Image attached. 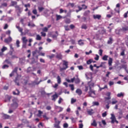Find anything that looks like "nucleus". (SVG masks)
<instances>
[{
  "label": "nucleus",
  "mask_w": 128,
  "mask_h": 128,
  "mask_svg": "<svg viewBox=\"0 0 128 128\" xmlns=\"http://www.w3.org/2000/svg\"><path fill=\"white\" fill-rule=\"evenodd\" d=\"M42 82V80H40L39 82H36V81H34L33 84H40Z\"/></svg>",
  "instance_id": "nucleus-41"
},
{
  "label": "nucleus",
  "mask_w": 128,
  "mask_h": 128,
  "mask_svg": "<svg viewBox=\"0 0 128 128\" xmlns=\"http://www.w3.org/2000/svg\"><path fill=\"white\" fill-rule=\"evenodd\" d=\"M63 66H65L66 67H64V68H60V72H62V70H66V68H68V62L63 60Z\"/></svg>",
  "instance_id": "nucleus-2"
},
{
  "label": "nucleus",
  "mask_w": 128,
  "mask_h": 128,
  "mask_svg": "<svg viewBox=\"0 0 128 128\" xmlns=\"http://www.w3.org/2000/svg\"><path fill=\"white\" fill-rule=\"evenodd\" d=\"M112 42H114V38H112V37H110L107 42V44H112Z\"/></svg>",
  "instance_id": "nucleus-11"
},
{
  "label": "nucleus",
  "mask_w": 128,
  "mask_h": 128,
  "mask_svg": "<svg viewBox=\"0 0 128 128\" xmlns=\"http://www.w3.org/2000/svg\"><path fill=\"white\" fill-rule=\"evenodd\" d=\"M92 62V60L90 59L86 62L87 64H90Z\"/></svg>",
  "instance_id": "nucleus-44"
},
{
  "label": "nucleus",
  "mask_w": 128,
  "mask_h": 128,
  "mask_svg": "<svg viewBox=\"0 0 128 128\" xmlns=\"http://www.w3.org/2000/svg\"><path fill=\"white\" fill-rule=\"evenodd\" d=\"M120 4H118L116 5V8H117V10H116V8L114 9V10H116V12H118V14L120 12Z\"/></svg>",
  "instance_id": "nucleus-10"
},
{
  "label": "nucleus",
  "mask_w": 128,
  "mask_h": 128,
  "mask_svg": "<svg viewBox=\"0 0 128 128\" xmlns=\"http://www.w3.org/2000/svg\"><path fill=\"white\" fill-rule=\"evenodd\" d=\"M22 40L23 43H26L28 42V40H26V37H23L22 38Z\"/></svg>",
  "instance_id": "nucleus-30"
},
{
  "label": "nucleus",
  "mask_w": 128,
  "mask_h": 128,
  "mask_svg": "<svg viewBox=\"0 0 128 128\" xmlns=\"http://www.w3.org/2000/svg\"><path fill=\"white\" fill-rule=\"evenodd\" d=\"M46 110H52V107L50 106H48L46 107Z\"/></svg>",
  "instance_id": "nucleus-55"
},
{
  "label": "nucleus",
  "mask_w": 128,
  "mask_h": 128,
  "mask_svg": "<svg viewBox=\"0 0 128 128\" xmlns=\"http://www.w3.org/2000/svg\"><path fill=\"white\" fill-rule=\"evenodd\" d=\"M2 117L4 118V120H8L10 118V116L6 114H3Z\"/></svg>",
  "instance_id": "nucleus-15"
},
{
  "label": "nucleus",
  "mask_w": 128,
  "mask_h": 128,
  "mask_svg": "<svg viewBox=\"0 0 128 128\" xmlns=\"http://www.w3.org/2000/svg\"><path fill=\"white\" fill-rule=\"evenodd\" d=\"M70 118L72 120V122H76V119H74V118L72 117Z\"/></svg>",
  "instance_id": "nucleus-63"
},
{
  "label": "nucleus",
  "mask_w": 128,
  "mask_h": 128,
  "mask_svg": "<svg viewBox=\"0 0 128 128\" xmlns=\"http://www.w3.org/2000/svg\"><path fill=\"white\" fill-rule=\"evenodd\" d=\"M93 106H100V103H98V102H93Z\"/></svg>",
  "instance_id": "nucleus-46"
},
{
  "label": "nucleus",
  "mask_w": 128,
  "mask_h": 128,
  "mask_svg": "<svg viewBox=\"0 0 128 128\" xmlns=\"http://www.w3.org/2000/svg\"><path fill=\"white\" fill-rule=\"evenodd\" d=\"M78 44H79V46H84V43L82 42V40H80L78 41Z\"/></svg>",
  "instance_id": "nucleus-22"
},
{
  "label": "nucleus",
  "mask_w": 128,
  "mask_h": 128,
  "mask_svg": "<svg viewBox=\"0 0 128 128\" xmlns=\"http://www.w3.org/2000/svg\"><path fill=\"white\" fill-rule=\"evenodd\" d=\"M64 128H68V123H65L64 124Z\"/></svg>",
  "instance_id": "nucleus-53"
},
{
  "label": "nucleus",
  "mask_w": 128,
  "mask_h": 128,
  "mask_svg": "<svg viewBox=\"0 0 128 128\" xmlns=\"http://www.w3.org/2000/svg\"><path fill=\"white\" fill-rule=\"evenodd\" d=\"M18 57L16 56V55H12L11 58H12V60H14V58H18Z\"/></svg>",
  "instance_id": "nucleus-52"
},
{
  "label": "nucleus",
  "mask_w": 128,
  "mask_h": 128,
  "mask_svg": "<svg viewBox=\"0 0 128 128\" xmlns=\"http://www.w3.org/2000/svg\"><path fill=\"white\" fill-rule=\"evenodd\" d=\"M110 119L112 120L111 122L112 124H114V122H116V116L114 114H111V118Z\"/></svg>",
  "instance_id": "nucleus-7"
},
{
  "label": "nucleus",
  "mask_w": 128,
  "mask_h": 128,
  "mask_svg": "<svg viewBox=\"0 0 128 128\" xmlns=\"http://www.w3.org/2000/svg\"><path fill=\"white\" fill-rule=\"evenodd\" d=\"M57 82L58 84H59L62 82V80L60 79V76H57Z\"/></svg>",
  "instance_id": "nucleus-24"
},
{
  "label": "nucleus",
  "mask_w": 128,
  "mask_h": 128,
  "mask_svg": "<svg viewBox=\"0 0 128 128\" xmlns=\"http://www.w3.org/2000/svg\"><path fill=\"white\" fill-rule=\"evenodd\" d=\"M16 27L18 28V32H21V34H24L22 32V28H21L20 27V26H18V24H16Z\"/></svg>",
  "instance_id": "nucleus-13"
},
{
  "label": "nucleus",
  "mask_w": 128,
  "mask_h": 128,
  "mask_svg": "<svg viewBox=\"0 0 128 128\" xmlns=\"http://www.w3.org/2000/svg\"><path fill=\"white\" fill-rule=\"evenodd\" d=\"M66 80L68 82H75L76 80V77L71 78V80L68 79H66Z\"/></svg>",
  "instance_id": "nucleus-14"
},
{
  "label": "nucleus",
  "mask_w": 128,
  "mask_h": 128,
  "mask_svg": "<svg viewBox=\"0 0 128 128\" xmlns=\"http://www.w3.org/2000/svg\"><path fill=\"white\" fill-rule=\"evenodd\" d=\"M70 28L71 30H74V28H76V26H74V25L72 24H70Z\"/></svg>",
  "instance_id": "nucleus-54"
},
{
  "label": "nucleus",
  "mask_w": 128,
  "mask_h": 128,
  "mask_svg": "<svg viewBox=\"0 0 128 128\" xmlns=\"http://www.w3.org/2000/svg\"><path fill=\"white\" fill-rule=\"evenodd\" d=\"M112 58H110L108 60V64L110 66H112Z\"/></svg>",
  "instance_id": "nucleus-26"
},
{
  "label": "nucleus",
  "mask_w": 128,
  "mask_h": 128,
  "mask_svg": "<svg viewBox=\"0 0 128 128\" xmlns=\"http://www.w3.org/2000/svg\"><path fill=\"white\" fill-rule=\"evenodd\" d=\"M76 102V99H74V98H71V104H74Z\"/></svg>",
  "instance_id": "nucleus-35"
},
{
  "label": "nucleus",
  "mask_w": 128,
  "mask_h": 128,
  "mask_svg": "<svg viewBox=\"0 0 128 128\" xmlns=\"http://www.w3.org/2000/svg\"><path fill=\"white\" fill-rule=\"evenodd\" d=\"M38 116L40 117L42 116V112L41 110H38Z\"/></svg>",
  "instance_id": "nucleus-40"
},
{
  "label": "nucleus",
  "mask_w": 128,
  "mask_h": 128,
  "mask_svg": "<svg viewBox=\"0 0 128 128\" xmlns=\"http://www.w3.org/2000/svg\"><path fill=\"white\" fill-rule=\"evenodd\" d=\"M90 10H86L84 12V16H88V14H90Z\"/></svg>",
  "instance_id": "nucleus-29"
},
{
  "label": "nucleus",
  "mask_w": 128,
  "mask_h": 128,
  "mask_svg": "<svg viewBox=\"0 0 128 128\" xmlns=\"http://www.w3.org/2000/svg\"><path fill=\"white\" fill-rule=\"evenodd\" d=\"M14 7H15V8H16V10H18V12H20V10H21V8H20V6H18V5H16V6H14Z\"/></svg>",
  "instance_id": "nucleus-31"
},
{
  "label": "nucleus",
  "mask_w": 128,
  "mask_h": 128,
  "mask_svg": "<svg viewBox=\"0 0 128 128\" xmlns=\"http://www.w3.org/2000/svg\"><path fill=\"white\" fill-rule=\"evenodd\" d=\"M88 85L90 88V90H92V88H93L94 86V82H92V81H90L88 82Z\"/></svg>",
  "instance_id": "nucleus-9"
},
{
  "label": "nucleus",
  "mask_w": 128,
  "mask_h": 128,
  "mask_svg": "<svg viewBox=\"0 0 128 128\" xmlns=\"http://www.w3.org/2000/svg\"><path fill=\"white\" fill-rule=\"evenodd\" d=\"M100 58V56H98V55L96 54V57L94 58V60H98Z\"/></svg>",
  "instance_id": "nucleus-56"
},
{
  "label": "nucleus",
  "mask_w": 128,
  "mask_h": 128,
  "mask_svg": "<svg viewBox=\"0 0 128 128\" xmlns=\"http://www.w3.org/2000/svg\"><path fill=\"white\" fill-rule=\"evenodd\" d=\"M38 10L40 12H42V10H44V7H38Z\"/></svg>",
  "instance_id": "nucleus-42"
},
{
  "label": "nucleus",
  "mask_w": 128,
  "mask_h": 128,
  "mask_svg": "<svg viewBox=\"0 0 128 128\" xmlns=\"http://www.w3.org/2000/svg\"><path fill=\"white\" fill-rule=\"evenodd\" d=\"M112 104H116L118 103V100L115 98H112Z\"/></svg>",
  "instance_id": "nucleus-20"
},
{
  "label": "nucleus",
  "mask_w": 128,
  "mask_h": 128,
  "mask_svg": "<svg viewBox=\"0 0 128 128\" xmlns=\"http://www.w3.org/2000/svg\"><path fill=\"white\" fill-rule=\"evenodd\" d=\"M93 18L94 20H100L102 18V15L100 14H94L93 15Z\"/></svg>",
  "instance_id": "nucleus-5"
},
{
  "label": "nucleus",
  "mask_w": 128,
  "mask_h": 128,
  "mask_svg": "<svg viewBox=\"0 0 128 128\" xmlns=\"http://www.w3.org/2000/svg\"><path fill=\"white\" fill-rule=\"evenodd\" d=\"M56 20H60V18H62V16L60 15H56Z\"/></svg>",
  "instance_id": "nucleus-43"
},
{
  "label": "nucleus",
  "mask_w": 128,
  "mask_h": 128,
  "mask_svg": "<svg viewBox=\"0 0 128 128\" xmlns=\"http://www.w3.org/2000/svg\"><path fill=\"white\" fill-rule=\"evenodd\" d=\"M92 94H94V96H96V92H94V90H92V89H90V91L88 92L89 96H91L92 98H94V96H92Z\"/></svg>",
  "instance_id": "nucleus-6"
},
{
  "label": "nucleus",
  "mask_w": 128,
  "mask_h": 128,
  "mask_svg": "<svg viewBox=\"0 0 128 128\" xmlns=\"http://www.w3.org/2000/svg\"><path fill=\"white\" fill-rule=\"evenodd\" d=\"M58 97L57 94H55L52 96V100H54V102H56V99Z\"/></svg>",
  "instance_id": "nucleus-18"
},
{
  "label": "nucleus",
  "mask_w": 128,
  "mask_h": 128,
  "mask_svg": "<svg viewBox=\"0 0 128 128\" xmlns=\"http://www.w3.org/2000/svg\"><path fill=\"white\" fill-rule=\"evenodd\" d=\"M104 51L102 50V49H100V50H99V54H100V56H102V52H103Z\"/></svg>",
  "instance_id": "nucleus-51"
},
{
  "label": "nucleus",
  "mask_w": 128,
  "mask_h": 128,
  "mask_svg": "<svg viewBox=\"0 0 128 128\" xmlns=\"http://www.w3.org/2000/svg\"><path fill=\"white\" fill-rule=\"evenodd\" d=\"M69 86H70L72 90H74V84H70Z\"/></svg>",
  "instance_id": "nucleus-47"
},
{
  "label": "nucleus",
  "mask_w": 128,
  "mask_h": 128,
  "mask_svg": "<svg viewBox=\"0 0 128 128\" xmlns=\"http://www.w3.org/2000/svg\"><path fill=\"white\" fill-rule=\"evenodd\" d=\"M18 68L16 67L14 68V70L12 71V73L10 74V76L12 78V76H18Z\"/></svg>",
  "instance_id": "nucleus-3"
},
{
  "label": "nucleus",
  "mask_w": 128,
  "mask_h": 128,
  "mask_svg": "<svg viewBox=\"0 0 128 128\" xmlns=\"http://www.w3.org/2000/svg\"><path fill=\"white\" fill-rule=\"evenodd\" d=\"M28 26H31V28H34L36 26V24L32 22H28Z\"/></svg>",
  "instance_id": "nucleus-23"
},
{
  "label": "nucleus",
  "mask_w": 128,
  "mask_h": 128,
  "mask_svg": "<svg viewBox=\"0 0 128 128\" xmlns=\"http://www.w3.org/2000/svg\"><path fill=\"white\" fill-rule=\"evenodd\" d=\"M56 58H58V60H62V55L60 54H57L56 56Z\"/></svg>",
  "instance_id": "nucleus-16"
},
{
  "label": "nucleus",
  "mask_w": 128,
  "mask_h": 128,
  "mask_svg": "<svg viewBox=\"0 0 128 128\" xmlns=\"http://www.w3.org/2000/svg\"><path fill=\"white\" fill-rule=\"evenodd\" d=\"M98 88H100L99 90H100V92H102V90H104V88H108V86L105 85L104 88H101L100 86H98Z\"/></svg>",
  "instance_id": "nucleus-21"
},
{
  "label": "nucleus",
  "mask_w": 128,
  "mask_h": 128,
  "mask_svg": "<svg viewBox=\"0 0 128 128\" xmlns=\"http://www.w3.org/2000/svg\"><path fill=\"white\" fill-rule=\"evenodd\" d=\"M12 104H11V108H13V110H16L18 106V99L16 98H14L12 100Z\"/></svg>",
  "instance_id": "nucleus-1"
},
{
  "label": "nucleus",
  "mask_w": 128,
  "mask_h": 128,
  "mask_svg": "<svg viewBox=\"0 0 128 128\" xmlns=\"http://www.w3.org/2000/svg\"><path fill=\"white\" fill-rule=\"evenodd\" d=\"M20 93V90H18V89H16L15 91L12 92V94H14V96H19Z\"/></svg>",
  "instance_id": "nucleus-8"
},
{
  "label": "nucleus",
  "mask_w": 128,
  "mask_h": 128,
  "mask_svg": "<svg viewBox=\"0 0 128 128\" xmlns=\"http://www.w3.org/2000/svg\"><path fill=\"white\" fill-rule=\"evenodd\" d=\"M18 4V2H12V6H16Z\"/></svg>",
  "instance_id": "nucleus-38"
},
{
  "label": "nucleus",
  "mask_w": 128,
  "mask_h": 128,
  "mask_svg": "<svg viewBox=\"0 0 128 128\" xmlns=\"http://www.w3.org/2000/svg\"><path fill=\"white\" fill-rule=\"evenodd\" d=\"M78 68L80 70H84V67H82V66H78Z\"/></svg>",
  "instance_id": "nucleus-58"
},
{
  "label": "nucleus",
  "mask_w": 128,
  "mask_h": 128,
  "mask_svg": "<svg viewBox=\"0 0 128 128\" xmlns=\"http://www.w3.org/2000/svg\"><path fill=\"white\" fill-rule=\"evenodd\" d=\"M8 50V48H6V47L4 46L2 47V48L1 49V52H6V50Z\"/></svg>",
  "instance_id": "nucleus-27"
},
{
  "label": "nucleus",
  "mask_w": 128,
  "mask_h": 128,
  "mask_svg": "<svg viewBox=\"0 0 128 128\" xmlns=\"http://www.w3.org/2000/svg\"><path fill=\"white\" fill-rule=\"evenodd\" d=\"M64 28H65V30H66V32H68V30H70V28H68V26H64Z\"/></svg>",
  "instance_id": "nucleus-33"
},
{
  "label": "nucleus",
  "mask_w": 128,
  "mask_h": 128,
  "mask_svg": "<svg viewBox=\"0 0 128 128\" xmlns=\"http://www.w3.org/2000/svg\"><path fill=\"white\" fill-rule=\"evenodd\" d=\"M84 128V124H79V128Z\"/></svg>",
  "instance_id": "nucleus-64"
},
{
  "label": "nucleus",
  "mask_w": 128,
  "mask_h": 128,
  "mask_svg": "<svg viewBox=\"0 0 128 128\" xmlns=\"http://www.w3.org/2000/svg\"><path fill=\"white\" fill-rule=\"evenodd\" d=\"M32 13L34 14H38V11L36 9L34 10H32Z\"/></svg>",
  "instance_id": "nucleus-60"
},
{
  "label": "nucleus",
  "mask_w": 128,
  "mask_h": 128,
  "mask_svg": "<svg viewBox=\"0 0 128 128\" xmlns=\"http://www.w3.org/2000/svg\"><path fill=\"white\" fill-rule=\"evenodd\" d=\"M91 124L94 126H96L98 124H96V120H94L93 122Z\"/></svg>",
  "instance_id": "nucleus-39"
},
{
  "label": "nucleus",
  "mask_w": 128,
  "mask_h": 128,
  "mask_svg": "<svg viewBox=\"0 0 128 128\" xmlns=\"http://www.w3.org/2000/svg\"><path fill=\"white\" fill-rule=\"evenodd\" d=\"M76 78H75V84H80V80L78 78V75H76Z\"/></svg>",
  "instance_id": "nucleus-17"
},
{
  "label": "nucleus",
  "mask_w": 128,
  "mask_h": 128,
  "mask_svg": "<svg viewBox=\"0 0 128 128\" xmlns=\"http://www.w3.org/2000/svg\"><path fill=\"white\" fill-rule=\"evenodd\" d=\"M124 94L122 92L117 94L118 98H122V96L124 97Z\"/></svg>",
  "instance_id": "nucleus-19"
},
{
  "label": "nucleus",
  "mask_w": 128,
  "mask_h": 128,
  "mask_svg": "<svg viewBox=\"0 0 128 128\" xmlns=\"http://www.w3.org/2000/svg\"><path fill=\"white\" fill-rule=\"evenodd\" d=\"M108 56L105 55L102 57V60H108Z\"/></svg>",
  "instance_id": "nucleus-34"
},
{
  "label": "nucleus",
  "mask_w": 128,
  "mask_h": 128,
  "mask_svg": "<svg viewBox=\"0 0 128 128\" xmlns=\"http://www.w3.org/2000/svg\"><path fill=\"white\" fill-rule=\"evenodd\" d=\"M62 100H64L62 99V98H59V100H58V104H62Z\"/></svg>",
  "instance_id": "nucleus-48"
},
{
  "label": "nucleus",
  "mask_w": 128,
  "mask_h": 128,
  "mask_svg": "<svg viewBox=\"0 0 128 128\" xmlns=\"http://www.w3.org/2000/svg\"><path fill=\"white\" fill-rule=\"evenodd\" d=\"M76 94H78V96H82V91L80 88H78L76 91Z\"/></svg>",
  "instance_id": "nucleus-12"
},
{
  "label": "nucleus",
  "mask_w": 128,
  "mask_h": 128,
  "mask_svg": "<svg viewBox=\"0 0 128 128\" xmlns=\"http://www.w3.org/2000/svg\"><path fill=\"white\" fill-rule=\"evenodd\" d=\"M48 58H50V59L54 58V54H52L50 56H49Z\"/></svg>",
  "instance_id": "nucleus-62"
},
{
  "label": "nucleus",
  "mask_w": 128,
  "mask_h": 128,
  "mask_svg": "<svg viewBox=\"0 0 128 128\" xmlns=\"http://www.w3.org/2000/svg\"><path fill=\"white\" fill-rule=\"evenodd\" d=\"M65 22H66V24H70V19L66 18L65 20Z\"/></svg>",
  "instance_id": "nucleus-36"
},
{
  "label": "nucleus",
  "mask_w": 128,
  "mask_h": 128,
  "mask_svg": "<svg viewBox=\"0 0 128 128\" xmlns=\"http://www.w3.org/2000/svg\"><path fill=\"white\" fill-rule=\"evenodd\" d=\"M122 68H124V70H125L126 72V68H128V66L126 65V64H122Z\"/></svg>",
  "instance_id": "nucleus-32"
},
{
  "label": "nucleus",
  "mask_w": 128,
  "mask_h": 128,
  "mask_svg": "<svg viewBox=\"0 0 128 128\" xmlns=\"http://www.w3.org/2000/svg\"><path fill=\"white\" fill-rule=\"evenodd\" d=\"M6 98H7V100H8V102H10V100L12 98V96H6Z\"/></svg>",
  "instance_id": "nucleus-45"
},
{
  "label": "nucleus",
  "mask_w": 128,
  "mask_h": 128,
  "mask_svg": "<svg viewBox=\"0 0 128 128\" xmlns=\"http://www.w3.org/2000/svg\"><path fill=\"white\" fill-rule=\"evenodd\" d=\"M48 28H46V27H45V28H44L42 29V31H43V32H48Z\"/></svg>",
  "instance_id": "nucleus-59"
},
{
  "label": "nucleus",
  "mask_w": 128,
  "mask_h": 128,
  "mask_svg": "<svg viewBox=\"0 0 128 128\" xmlns=\"http://www.w3.org/2000/svg\"><path fill=\"white\" fill-rule=\"evenodd\" d=\"M71 14H72V10H70L67 14V16H70Z\"/></svg>",
  "instance_id": "nucleus-57"
},
{
  "label": "nucleus",
  "mask_w": 128,
  "mask_h": 128,
  "mask_svg": "<svg viewBox=\"0 0 128 128\" xmlns=\"http://www.w3.org/2000/svg\"><path fill=\"white\" fill-rule=\"evenodd\" d=\"M54 127L56 128H60V124H54Z\"/></svg>",
  "instance_id": "nucleus-49"
},
{
  "label": "nucleus",
  "mask_w": 128,
  "mask_h": 128,
  "mask_svg": "<svg viewBox=\"0 0 128 128\" xmlns=\"http://www.w3.org/2000/svg\"><path fill=\"white\" fill-rule=\"evenodd\" d=\"M6 68H8V65L4 64L2 66V68L4 69Z\"/></svg>",
  "instance_id": "nucleus-61"
},
{
  "label": "nucleus",
  "mask_w": 128,
  "mask_h": 128,
  "mask_svg": "<svg viewBox=\"0 0 128 128\" xmlns=\"http://www.w3.org/2000/svg\"><path fill=\"white\" fill-rule=\"evenodd\" d=\"M82 30H86L88 28V26H86V24H83L82 26Z\"/></svg>",
  "instance_id": "nucleus-28"
},
{
  "label": "nucleus",
  "mask_w": 128,
  "mask_h": 128,
  "mask_svg": "<svg viewBox=\"0 0 128 128\" xmlns=\"http://www.w3.org/2000/svg\"><path fill=\"white\" fill-rule=\"evenodd\" d=\"M20 78H22V76L18 74L15 79L14 82L16 84L17 86H20L18 82L20 81Z\"/></svg>",
  "instance_id": "nucleus-4"
},
{
  "label": "nucleus",
  "mask_w": 128,
  "mask_h": 128,
  "mask_svg": "<svg viewBox=\"0 0 128 128\" xmlns=\"http://www.w3.org/2000/svg\"><path fill=\"white\" fill-rule=\"evenodd\" d=\"M36 40H42V37H40V36L38 34L36 35Z\"/></svg>",
  "instance_id": "nucleus-37"
},
{
  "label": "nucleus",
  "mask_w": 128,
  "mask_h": 128,
  "mask_svg": "<svg viewBox=\"0 0 128 128\" xmlns=\"http://www.w3.org/2000/svg\"><path fill=\"white\" fill-rule=\"evenodd\" d=\"M16 44L17 48H20V40H16Z\"/></svg>",
  "instance_id": "nucleus-50"
},
{
  "label": "nucleus",
  "mask_w": 128,
  "mask_h": 128,
  "mask_svg": "<svg viewBox=\"0 0 128 128\" xmlns=\"http://www.w3.org/2000/svg\"><path fill=\"white\" fill-rule=\"evenodd\" d=\"M122 32H127V30H128V26H126L124 27H122Z\"/></svg>",
  "instance_id": "nucleus-25"
}]
</instances>
